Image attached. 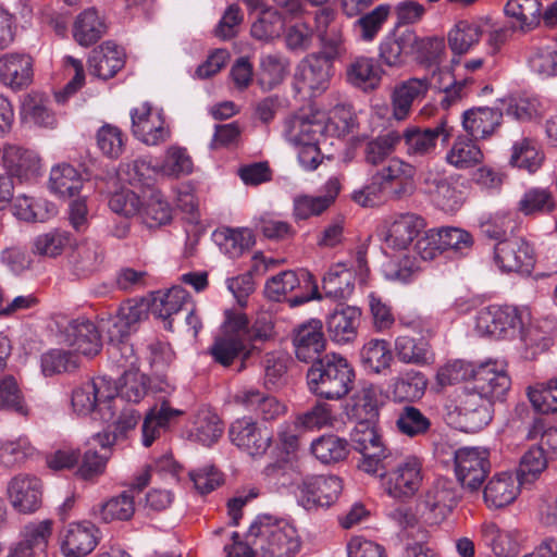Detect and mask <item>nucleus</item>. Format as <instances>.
Wrapping results in <instances>:
<instances>
[{"label":"nucleus","mask_w":557,"mask_h":557,"mask_svg":"<svg viewBox=\"0 0 557 557\" xmlns=\"http://www.w3.org/2000/svg\"><path fill=\"white\" fill-rule=\"evenodd\" d=\"M371 474L380 479L381 487L389 497L407 500L422 486L423 460L413 454L391 450L381 459L377 472Z\"/></svg>","instance_id":"1"},{"label":"nucleus","mask_w":557,"mask_h":557,"mask_svg":"<svg viewBox=\"0 0 557 557\" xmlns=\"http://www.w3.org/2000/svg\"><path fill=\"white\" fill-rule=\"evenodd\" d=\"M306 377L311 394L327 400H338L352 389L355 371L345 357L326 354L311 364Z\"/></svg>","instance_id":"2"},{"label":"nucleus","mask_w":557,"mask_h":557,"mask_svg":"<svg viewBox=\"0 0 557 557\" xmlns=\"http://www.w3.org/2000/svg\"><path fill=\"white\" fill-rule=\"evenodd\" d=\"M248 539L261 557H288L300 548L296 529L287 521L260 515L250 524Z\"/></svg>","instance_id":"3"},{"label":"nucleus","mask_w":557,"mask_h":557,"mask_svg":"<svg viewBox=\"0 0 557 557\" xmlns=\"http://www.w3.org/2000/svg\"><path fill=\"white\" fill-rule=\"evenodd\" d=\"M446 408L458 428L467 433L482 430L492 420V400L474 389L463 388L457 392Z\"/></svg>","instance_id":"4"},{"label":"nucleus","mask_w":557,"mask_h":557,"mask_svg":"<svg viewBox=\"0 0 557 557\" xmlns=\"http://www.w3.org/2000/svg\"><path fill=\"white\" fill-rule=\"evenodd\" d=\"M116 392L113 379L97 376L73 391L72 406L79 414L97 411L102 420L110 421L114 418L113 401Z\"/></svg>","instance_id":"5"},{"label":"nucleus","mask_w":557,"mask_h":557,"mask_svg":"<svg viewBox=\"0 0 557 557\" xmlns=\"http://www.w3.org/2000/svg\"><path fill=\"white\" fill-rule=\"evenodd\" d=\"M244 333V313L226 311L222 334L215 338L210 347V354L214 361L223 367H228L240 356H243V360L247 359L250 351L247 349V344L243 337Z\"/></svg>","instance_id":"6"},{"label":"nucleus","mask_w":557,"mask_h":557,"mask_svg":"<svg viewBox=\"0 0 557 557\" xmlns=\"http://www.w3.org/2000/svg\"><path fill=\"white\" fill-rule=\"evenodd\" d=\"M455 475L461 488L470 494H479L491 471L488 453L474 447H463L455 451Z\"/></svg>","instance_id":"7"},{"label":"nucleus","mask_w":557,"mask_h":557,"mask_svg":"<svg viewBox=\"0 0 557 557\" xmlns=\"http://www.w3.org/2000/svg\"><path fill=\"white\" fill-rule=\"evenodd\" d=\"M460 494L455 483L446 478H438L417 503L424 523L435 524L443 520L457 505Z\"/></svg>","instance_id":"8"},{"label":"nucleus","mask_w":557,"mask_h":557,"mask_svg":"<svg viewBox=\"0 0 557 557\" xmlns=\"http://www.w3.org/2000/svg\"><path fill=\"white\" fill-rule=\"evenodd\" d=\"M333 61L314 52L306 55L296 66L294 74V89L317 96L324 92L330 85Z\"/></svg>","instance_id":"9"},{"label":"nucleus","mask_w":557,"mask_h":557,"mask_svg":"<svg viewBox=\"0 0 557 557\" xmlns=\"http://www.w3.org/2000/svg\"><path fill=\"white\" fill-rule=\"evenodd\" d=\"M473 239L469 232L451 226L430 230L425 237L420 238L416 249L423 260H433L445 250L463 252L472 247Z\"/></svg>","instance_id":"10"},{"label":"nucleus","mask_w":557,"mask_h":557,"mask_svg":"<svg viewBox=\"0 0 557 557\" xmlns=\"http://www.w3.org/2000/svg\"><path fill=\"white\" fill-rule=\"evenodd\" d=\"M451 136V127L446 120H441L434 127L408 126L399 133L400 141H404L405 152L409 158L422 159L432 156L441 139L448 141Z\"/></svg>","instance_id":"11"},{"label":"nucleus","mask_w":557,"mask_h":557,"mask_svg":"<svg viewBox=\"0 0 557 557\" xmlns=\"http://www.w3.org/2000/svg\"><path fill=\"white\" fill-rule=\"evenodd\" d=\"M132 133L147 146H158L168 141L171 129L161 112L154 111L148 102L132 109Z\"/></svg>","instance_id":"12"},{"label":"nucleus","mask_w":557,"mask_h":557,"mask_svg":"<svg viewBox=\"0 0 557 557\" xmlns=\"http://www.w3.org/2000/svg\"><path fill=\"white\" fill-rule=\"evenodd\" d=\"M372 422L359 420L350 434L354 449L362 455L359 468L367 473L377 472L381 459L391 451L384 446L381 435L371 425Z\"/></svg>","instance_id":"13"},{"label":"nucleus","mask_w":557,"mask_h":557,"mask_svg":"<svg viewBox=\"0 0 557 557\" xmlns=\"http://www.w3.org/2000/svg\"><path fill=\"white\" fill-rule=\"evenodd\" d=\"M314 22V29L320 41V51L315 53L334 62L346 52L343 24L331 8H323L317 12Z\"/></svg>","instance_id":"14"},{"label":"nucleus","mask_w":557,"mask_h":557,"mask_svg":"<svg viewBox=\"0 0 557 557\" xmlns=\"http://www.w3.org/2000/svg\"><path fill=\"white\" fill-rule=\"evenodd\" d=\"M494 259L505 272L530 274L535 264L532 246L520 237L498 242L494 248Z\"/></svg>","instance_id":"15"},{"label":"nucleus","mask_w":557,"mask_h":557,"mask_svg":"<svg viewBox=\"0 0 557 557\" xmlns=\"http://www.w3.org/2000/svg\"><path fill=\"white\" fill-rule=\"evenodd\" d=\"M374 175L386 188L392 200H400L414 190L416 168L400 158H391Z\"/></svg>","instance_id":"16"},{"label":"nucleus","mask_w":557,"mask_h":557,"mask_svg":"<svg viewBox=\"0 0 557 557\" xmlns=\"http://www.w3.org/2000/svg\"><path fill=\"white\" fill-rule=\"evenodd\" d=\"M147 318L146 304L127 300L119 307L115 314L101 317L100 327L108 334L109 339L126 338Z\"/></svg>","instance_id":"17"},{"label":"nucleus","mask_w":557,"mask_h":557,"mask_svg":"<svg viewBox=\"0 0 557 557\" xmlns=\"http://www.w3.org/2000/svg\"><path fill=\"white\" fill-rule=\"evenodd\" d=\"M293 346L296 358L302 362H314L325 350L326 338L319 319H310L293 330Z\"/></svg>","instance_id":"18"},{"label":"nucleus","mask_w":557,"mask_h":557,"mask_svg":"<svg viewBox=\"0 0 557 557\" xmlns=\"http://www.w3.org/2000/svg\"><path fill=\"white\" fill-rule=\"evenodd\" d=\"M231 442L251 457L263 456L271 446L272 437L250 418L235 420L228 430Z\"/></svg>","instance_id":"19"},{"label":"nucleus","mask_w":557,"mask_h":557,"mask_svg":"<svg viewBox=\"0 0 557 557\" xmlns=\"http://www.w3.org/2000/svg\"><path fill=\"white\" fill-rule=\"evenodd\" d=\"M2 165L11 180L28 182L39 175L41 160L32 149L5 144L2 148Z\"/></svg>","instance_id":"20"},{"label":"nucleus","mask_w":557,"mask_h":557,"mask_svg":"<svg viewBox=\"0 0 557 557\" xmlns=\"http://www.w3.org/2000/svg\"><path fill=\"white\" fill-rule=\"evenodd\" d=\"M472 380L474 383L472 389L488 399L502 398L511 384L506 364L496 360H488L474 366Z\"/></svg>","instance_id":"21"},{"label":"nucleus","mask_w":557,"mask_h":557,"mask_svg":"<svg viewBox=\"0 0 557 557\" xmlns=\"http://www.w3.org/2000/svg\"><path fill=\"white\" fill-rule=\"evenodd\" d=\"M8 494L15 510L32 513L41 506L42 484L34 475L17 474L9 482Z\"/></svg>","instance_id":"22"},{"label":"nucleus","mask_w":557,"mask_h":557,"mask_svg":"<svg viewBox=\"0 0 557 557\" xmlns=\"http://www.w3.org/2000/svg\"><path fill=\"white\" fill-rule=\"evenodd\" d=\"M99 530L90 522L69 524L60 539V546L65 557H85L97 546Z\"/></svg>","instance_id":"23"},{"label":"nucleus","mask_w":557,"mask_h":557,"mask_svg":"<svg viewBox=\"0 0 557 557\" xmlns=\"http://www.w3.org/2000/svg\"><path fill=\"white\" fill-rule=\"evenodd\" d=\"M62 338L64 344L86 357L98 355L102 347L97 326L83 318L69 322L62 332Z\"/></svg>","instance_id":"24"},{"label":"nucleus","mask_w":557,"mask_h":557,"mask_svg":"<svg viewBox=\"0 0 557 557\" xmlns=\"http://www.w3.org/2000/svg\"><path fill=\"white\" fill-rule=\"evenodd\" d=\"M52 530L53 521L50 519L28 522L21 531L20 542L12 547L18 557H47Z\"/></svg>","instance_id":"25"},{"label":"nucleus","mask_w":557,"mask_h":557,"mask_svg":"<svg viewBox=\"0 0 557 557\" xmlns=\"http://www.w3.org/2000/svg\"><path fill=\"white\" fill-rule=\"evenodd\" d=\"M299 488L309 507H330L338 499L343 482L336 475H313L304 479Z\"/></svg>","instance_id":"26"},{"label":"nucleus","mask_w":557,"mask_h":557,"mask_svg":"<svg viewBox=\"0 0 557 557\" xmlns=\"http://www.w3.org/2000/svg\"><path fill=\"white\" fill-rule=\"evenodd\" d=\"M342 188L337 176L330 177L323 186L321 196H297L294 198L293 216L295 220H307L326 211L336 200Z\"/></svg>","instance_id":"27"},{"label":"nucleus","mask_w":557,"mask_h":557,"mask_svg":"<svg viewBox=\"0 0 557 557\" xmlns=\"http://www.w3.org/2000/svg\"><path fill=\"white\" fill-rule=\"evenodd\" d=\"M361 311L351 306L337 308L326 318V330L331 339L337 344L355 341L360 324Z\"/></svg>","instance_id":"28"},{"label":"nucleus","mask_w":557,"mask_h":557,"mask_svg":"<svg viewBox=\"0 0 557 557\" xmlns=\"http://www.w3.org/2000/svg\"><path fill=\"white\" fill-rule=\"evenodd\" d=\"M424 185L433 202L442 210L453 212L461 206V193L457 190L451 178L444 173L428 172Z\"/></svg>","instance_id":"29"},{"label":"nucleus","mask_w":557,"mask_h":557,"mask_svg":"<svg viewBox=\"0 0 557 557\" xmlns=\"http://www.w3.org/2000/svg\"><path fill=\"white\" fill-rule=\"evenodd\" d=\"M123 50L111 41H106L94 49L88 59V71L91 75L109 79L124 66Z\"/></svg>","instance_id":"30"},{"label":"nucleus","mask_w":557,"mask_h":557,"mask_svg":"<svg viewBox=\"0 0 557 557\" xmlns=\"http://www.w3.org/2000/svg\"><path fill=\"white\" fill-rule=\"evenodd\" d=\"M424 227V220L414 213H401L391 222L385 235L388 247L397 250L408 248Z\"/></svg>","instance_id":"31"},{"label":"nucleus","mask_w":557,"mask_h":557,"mask_svg":"<svg viewBox=\"0 0 557 557\" xmlns=\"http://www.w3.org/2000/svg\"><path fill=\"white\" fill-rule=\"evenodd\" d=\"M429 89L426 77L409 78L397 85L392 95L393 116L397 121L405 120L411 111L413 101L424 98Z\"/></svg>","instance_id":"32"},{"label":"nucleus","mask_w":557,"mask_h":557,"mask_svg":"<svg viewBox=\"0 0 557 557\" xmlns=\"http://www.w3.org/2000/svg\"><path fill=\"white\" fill-rule=\"evenodd\" d=\"M107 29L104 16L95 8H88L76 16L72 33L79 46L90 47L104 36Z\"/></svg>","instance_id":"33"},{"label":"nucleus","mask_w":557,"mask_h":557,"mask_svg":"<svg viewBox=\"0 0 557 557\" xmlns=\"http://www.w3.org/2000/svg\"><path fill=\"white\" fill-rule=\"evenodd\" d=\"M33 78L32 59L23 54L0 57V81L12 89L28 86Z\"/></svg>","instance_id":"34"},{"label":"nucleus","mask_w":557,"mask_h":557,"mask_svg":"<svg viewBox=\"0 0 557 557\" xmlns=\"http://www.w3.org/2000/svg\"><path fill=\"white\" fill-rule=\"evenodd\" d=\"M503 113L500 110L488 107L472 108L463 113V129L473 139H483L491 136L500 125Z\"/></svg>","instance_id":"35"},{"label":"nucleus","mask_w":557,"mask_h":557,"mask_svg":"<svg viewBox=\"0 0 557 557\" xmlns=\"http://www.w3.org/2000/svg\"><path fill=\"white\" fill-rule=\"evenodd\" d=\"M418 42L419 37L412 30L387 37L380 45V58L388 66H400L414 53Z\"/></svg>","instance_id":"36"},{"label":"nucleus","mask_w":557,"mask_h":557,"mask_svg":"<svg viewBox=\"0 0 557 557\" xmlns=\"http://www.w3.org/2000/svg\"><path fill=\"white\" fill-rule=\"evenodd\" d=\"M519 493L512 474L502 472L495 474L483 490V498L488 508H503L511 504Z\"/></svg>","instance_id":"37"},{"label":"nucleus","mask_w":557,"mask_h":557,"mask_svg":"<svg viewBox=\"0 0 557 557\" xmlns=\"http://www.w3.org/2000/svg\"><path fill=\"white\" fill-rule=\"evenodd\" d=\"M322 289L329 298L337 300L349 298L355 289L354 271L344 262L333 264L323 276Z\"/></svg>","instance_id":"38"},{"label":"nucleus","mask_w":557,"mask_h":557,"mask_svg":"<svg viewBox=\"0 0 557 557\" xmlns=\"http://www.w3.org/2000/svg\"><path fill=\"white\" fill-rule=\"evenodd\" d=\"M324 128L321 122L293 116L285 120L283 135L288 143L299 148L320 143Z\"/></svg>","instance_id":"39"},{"label":"nucleus","mask_w":557,"mask_h":557,"mask_svg":"<svg viewBox=\"0 0 557 557\" xmlns=\"http://www.w3.org/2000/svg\"><path fill=\"white\" fill-rule=\"evenodd\" d=\"M235 400L267 421L278 418L286 410L283 403L273 396L262 394L258 389L240 391L236 394Z\"/></svg>","instance_id":"40"},{"label":"nucleus","mask_w":557,"mask_h":557,"mask_svg":"<svg viewBox=\"0 0 557 557\" xmlns=\"http://www.w3.org/2000/svg\"><path fill=\"white\" fill-rule=\"evenodd\" d=\"M139 419L140 414L134 408H125L112 425H109V430L92 435L88 444L94 447L100 446L106 450L119 440L124 438L128 431L134 430Z\"/></svg>","instance_id":"41"},{"label":"nucleus","mask_w":557,"mask_h":557,"mask_svg":"<svg viewBox=\"0 0 557 557\" xmlns=\"http://www.w3.org/2000/svg\"><path fill=\"white\" fill-rule=\"evenodd\" d=\"M221 251L230 258H238L255 245L253 232L248 227H221L213 233Z\"/></svg>","instance_id":"42"},{"label":"nucleus","mask_w":557,"mask_h":557,"mask_svg":"<svg viewBox=\"0 0 557 557\" xmlns=\"http://www.w3.org/2000/svg\"><path fill=\"white\" fill-rule=\"evenodd\" d=\"M382 69L373 58L356 57L346 67L347 81L364 90L374 89L382 78Z\"/></svg>","instance_id":"43"},{"label":"nucleus","mask_w":557,"mask_h":557,"mask_svg":"<svg viewBox=\"0 0 557 557\" xmlns=\"http://www.w3.org/2000/svg\"><path fill=\"white\" fill-rule=\"evenodd\" d=\"M289 62L280 53L262 54L259 60L257 82L263 90L281 85L288 74Z\"/></svg>","instance_id":"44"},{"label":"nucleus","mask_w":557,"mask_h":557,"mask_svg":"<svg viewBox=\"0 0 557 557\" xmlns=\"http://www.w3.org/2000/svg\"><path fill=\"white\" fill-rule=\"evenodd\" d=\"M505 14L512 18L513 27L528 33L541 23V3L539 0H508Z\"/></svg>","instance_id":"45"},{"label":"nucleus","mask_w":557,"mask_h":557,"mask_svg":"<svg viewBox=\"0 0 557 557\" xmlns=\"http://www.w3.org/2000/svg\"><path fill=\"white\" fill-rule=\"evenodd\" d=\"M384 403L382 388L374 384H366L354 396L352 414L358 420L375 421Z\"/></svg>","instance_id":"46"},{"label":"nucleus","mask_w":557,"mask_h":557,"mask_svg":"<svg viewBox=\"0 0 557 557\" xmlns=\"http://www.w3.org/2000/svg\"><path fill=\"white\" fill-rule=\"evenodd\" d=\"M481 540L496 557H515L519 545L512 533L502 530L495 522H484L480 529Z\"/></svg>","instance_id":"47"},{"label":"nucleus","mask_w":557,"mask_h":557,"mask_svg":"<svg viewBox=\"0 0 557 557\" xmlns=\"http://www.w3.org/2000/svg\"><path fill=\"white\" fill-rule=\"evenodd\" d=\"M71 258L75 274L79 277H87L100 269L104 252L97 242L85 240L76 246Z\"/></svg>","instance_id":"48"},{"label":"nucleus","mask_w":557,"mask_h":557,"mask_svg":"<svg viewBox=\"0 0 557 557\" xmlns=\"http://www.w3.org/2000/svg\"><path fill=\"white\" fill-rule=\"evenodd\" d=\"M83 187L81 173L71 164L62 163L50 171L49 188L61 198H70L78 194Z\"/></svg>","instance_id":"49"},{"label":"nucleus","mask_w":557,"mask_h":557,"mask_svg":"<svg viewBox=\"0 0 557 557\" xmlns=\"http://www.w3.org/2000/svg\"><path fill=\"white\" fill-rule=\"evenodd\" d=\"M484 154L473 138L459 136L446 153V162L458 170L473 168L483 161Z\"/></svg>","instance_id":"50"},{"label":"nucleus","mask_w":557,"mask_h":557,"mask_svg":"<svg viewBox=\"0 0 557 557\" xmlns=\"http://www.w3.org/2000/svg\"><path fill=\"white\" fill-rule=\"evenodd\" d=\"M394 350L398 360L407 364L424 366L432 359L429 344L423 338L398 336L395 339Z\"/></svg>","instance_id":"51"},{"label":"nucleus","mask_w":557,"mask_h":557,"mask_svg":"<svg viewBox=\"0 0 557 557\" xmlns=\"http://www.w3.org/2000/svg\"><path fill=\"white\" fill-rule=\"evenodd\" d=\"M530 320L527 309L513 306H500L498 313L497 339L520 336L524 339V326Z\"/></svg>","instance_id":"52"},{"label":"nucleus","mask_w":557,"mask_h":557,"mask_svg":"<svg viewBox=\"0 0 557 557\" xmlns=\"http://www.w3.org/2000/svg\"><path fill=\"white\" fill-rule=\"evenodd\" d=\"M135 512L133 491H124L102 503L98 510V517L102 522L127 521Z\"/></svg>","instance_id":"53"},{"label":"nucleus","mask_w":557,"mask_h":557,"mask_svg":"<svg viewBox=\"0 0 557 557\" xmlns=\"http://www.w3.org/2000/svg\"><path fill=\"white\" fill-rule=\"evenodd\" d=\"M395 425L400 434L413 438L425 435L432 423L420 409L407 405L398 411Z\"/></svg>","instance_id":"54"},{"label":"nucleus","mask_w":557,"mask_h":557,"mask_svg":"<svg viewBox=\"0 0 557 557\" xmlns=\"http://www.w3.org/2000/svg\"><path fill=\"white\" fill-rule=\"evenodd\" d=\"M189 305L188 293L184 288L176 286L169 289L159 299H154L153 312L162 320L168 321L165 327L172 330V321L170 318L185 310Z\"/></svg>","instance_id":"55"},{"label":"nucleus","mask_w":557,"mask_h":557,"mask_svg":"<svg viewBox=\"0 0 557 557\" xmlns=\"http://www.w3.org/2000/svg\"><path fill=\"white\" fill-rule=\"evenodd\" d=\"M311 453L322 463H335L346 458L348 443L335 434L322 435L311 443Z\"/></svg>","instance_id":"56"},{"label":"nucleus","mask_w":557,"mask_h":557,"mask_svg":"<svg viewBox=\"0 0 557 557\" xmlns=\"http://www.w3.org/2000/svg\"><path fill=\"white\" fill-rule=\"evenodd\" d=\"M400 144L399 132L389 131L367 141L363 147L366 163L376 166L383 163Z\"/></svg>","instance_id":"57"},{"label":"nucleus","mask_w":557,"mask_h":557,"mask_svg":"<svg viewBox=\"0 0 557 557\" xmlns=\"http://www.w3.org/2000/svg\"><path fill=\"white\" fill-rule=\"evenodd\" d=\"M360 358L366 369L381 373L389 368L393 355L386 341L373 338L363 345Z\"/></svg>","instance_id":"58"},{"label":"nucleus","mask_w":557,"mask_h":557,"mask_svg":"<svg viewBox=\"0 0 557 557\" xmlns=\"http://www.w3.org/2000/svg\"><path fill=\"white\" fill-rule=\"evenodd\" d=\"M483 34L482 27L475 22L460 21L448 34V45L457 54H463L479 42Z\"/></svg>","instance_id":"59"},{"label":"nucleus","mask_w":557,"mask_h":557,"mask_svg":"<svg viewBox=\"0 0 557 557\" xmlns=\"http://www.w3.org/2000/svg\"><path fill=\"white\" fill-rule=\"evenodd\" d=\"M0 410L12 411L23 417L29 414L22 389L13 375H5L0 380Z\"/></svg>","instance_id":"60"},{"label":"nucleus","mask_w":557,"mask_h":557,"mask_svg":"<svg viewBox=\"0 0 557 557\" xmlns=\"http://www.w3.org/2000/svg\"><path fill=\"white\" fill-rule=\"evenodd\" d=\"M285 21L281 13L268 8L260 13L258 20L251 25V36L258 40L269 41L280 37L284 30Z\"/></svg>","instance_id":"61"},{"label":"nucleus","mask_w":557,"mask_h":557,"mask_svg":"<svg viewBox=\"0 0 557 557\" xmlns=\"http://www.w3.org/2000/svg\"><path fill=\"white\" fill-rule=\"evenodd\" d=\"M149 379L138 369L124 370L121 377L120 386H116V395L119 394L123 399L137 404L148 392Z\"/></svg>","instance_id":"62"},{"label":"nucleus","mask_w":557,"mask_h":557,"mask_svg":"<svg viewBox=\"0 0 557 557\" xmlns=\"http://www.w3.org/2000/svg\"><path fill=\"white\" fill-rule=\"evenodd\" d=\"M159 172L165 176L178 178L193 172V160L187 150L180 146H170L164 154Z\"/></svg>","instance_id":"63"},{"label":"nucleus","mask_w":557,"mask_h":557,"mask_svg":"<svg viewBox=\"0 0 557 557\" xmlns=\"http://www.w3.org/2000/svg\"><path fill=\"white\" fill-rule=\"evenodd\" d=\"M389 12L391 7L388 4L377 5L355 22V32L364 41L373 40L386 22Z\"/></svg>","instance_id":"64"}]
</instances>
